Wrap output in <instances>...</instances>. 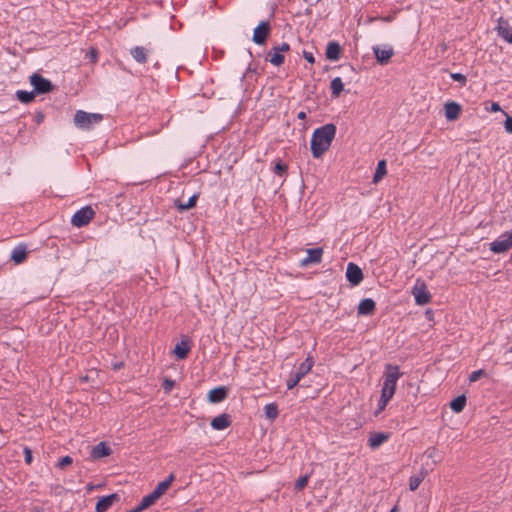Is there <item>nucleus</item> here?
Here are the masks:
<instances>
[{
  "label": "nucleus",
  "mask_w": 512,
  "mask_h": 512,
  "mask_svg": "<svg viewBox=\"0 0 512 512\" xmlns=\"http://www.w3.org/2000/svg\"><path fill=\"white\" fill-rule=\"evenodd\" d=\"M34 512H43V511H42V510H36V511H34Z\"/></svg>",
  "instance_id": "obj_57"
},
{
  "label": "nucleus",
  "mask_w": 512,
  "mask_h": 512,
  "mask_svg": "<svg viewBox=\"0 0 512 512\" xmlns=\"http://www.w3.org/2000/svg\"><path fill=\"white\" fill-rule=\"evenodd\" d=\"M274 48L282 54V52H287L290 50V45L286 42H283L280 45L274 46Z\"/></svg>",
  "instance_id": "obj_45"
},
{
  "label": "nucleus",
  "mask_w": 512,
  "mask_h": 512,
  "mask_svg": "<svg viewBox=\"0 0 512 512\" xmlns=\"http://www.w3.org/2000/svg\"><path fill=\"white\" fill-rule=\"evenodd\" d=\"M512 247V230L506 231L490 243V250L494 253H503Z\"/></svg>",
  "instance_id": "obj_6"
},
{
  "label": "nucleus",
  "mask_w": 512,
  "mask_h": 512,
  "mask_svg": "<svg viewBox=\"0 0 512 512\" xmlns=\"http://www.w3.org/2000/svg\"><path fill=\"white\" fill-rule=\"evenodd\" d=\"M43 118H44L43 114H41V113H40V114H38V116H37V122H38V123H40V122L43 120Z\"/></svg>",
  "instance_id": "obj_53"
},
{
  "label": "nucleus",
  "mask_w": 512,
  "mask_h": 512,
  "mask_svg": "<svg viewBox=\"0 0 512 512\" xmlns=\"http://www.w3.org/2000/svg\"><path fill=\"white\" fill-rule=\"evenodd\" d=\"M174 479V474H170L166 480L159 482L155 489L153 490L155 495H157L160 498L168 490Z\"/></svg>",
  "instance_id": "obj_27"
},
{
  "label": "nucleus",
  "mask_w": 512,
  "mask_h": 512,
  "mask_svg": "<svg viewBox=\"0 0 512 512\" xmlns=\"http://www.w3.org/2000/svg\"><path fill=\"white\" fill-rule=\"evenodd\" d=\"M425 455H426L428 458L433 459V462H434V463H436L435 457H436V455H437V449H436L435 447L428 448V449L425 451Z\"/></svg>",
  "instance_id": "obj_44"
},
{
  "label": "nucleus",
  "mask_w": 512,
  "mask_h": 512,
  "mask_svg": "<svg viewBox=\"0 0 512 512\" xmlns=\"http://www.w3.org/2000/svg\"><path fill=\"white\" fill-rule=\"evenodd\" d=\"M284 55H282L274 47L267 53L266 60L274 66H281L284 63Z\"/></svg>",
  "instance_id": "obj_26"
},
{
  "label": "nucleus",
  "mask_w": 512,
  "mask_h": 512,
  "mask_svg": "<svg viewBox=\"0 0 512 512\" xmlns=\"http://www.w3.org/2000/svg\"><path fill=\"white\" fill-rule=\"evenodd\" d=\"M211 427L214 430H224L231 425V418L229 414L223 413L211 420Z\"/></svg>",
  "instance_id": "obj_14"
},
{
  "label": "nucleus",
  "mask_w": 512,
  "mask_h": 512,
  "mask_svg": "<svg viewBox=\"0 0 512 512\" xmlns=\"http://www.w3.org/2000/svg\"><path fill=\"white\" fill-rule=\"evenodd\" d=\"M466 396L464 394L462 395H459L457 396L455 399H453L451 402H450V408L455 412V413H460L463 411V409L465 408V405H466Z\"/></svg>",
  "instance_id": "obj_29"
},
{
  "label": "nucleus",
  "mask_w": 512,
  "mask_h": 512,
  "mask_svg": "<svg viewBox=\"0 0 512 512\" xmlns=\"http://www.w3.org/2000/svg\"><path fill=\"white\" fill-rule=\"evenodd\" d=\"M510 260H511V262H512V253H511V256H510Z\"/></svg>",
  "instance_id": "obj_58"
},
{
  "label": "nucleus",
  "mask_w": 512,
  "mask_h": 512,
  "mask_svg": "<svg viewBox=\"0 0 512 512\" xmlns=\"http://www.w3.org/2000/svg\"><path fill=\"white\" fill-rule=\"evenodd\" d=\"M175 386V381L170 378H165L162 382V388L165 393H170Z\"/></svg>",
  "instance_id": "obj_37"
},
{
  "label": "nucleus",
  "mask_w": 512,
  "mask_h": 512,
  "mask_svg": "<svg viewBox=\"0 0 512 512\" xmlns=\"http://www.w3.org/2000/svg\"><path fill=\"white\" fill-rule=\"evenodd\" d=\"M111 453V448L105 442H100L92 448L90 456L93 459H100L109 456Z\"/></svg>",
  "instance_id": "obj_19"
},
{
  "label": "nucleus",
  "mask_w": 512,
  "mask_h": 512,
  "mask_svg": "<svg viewBox=\"0 0 512 512\" xmlns=\"http://www.w3.org/2000/svg\"><path fill=\"white\" fill-rule=\"evenodd\" d=\"M306 112L304 111H300L298 114H297V118L300 119V120H304L306 119Z\"/></svg>",
  "instance_id": "obj_50"
},
{
  "label": "nucleus",
  "mask_w": 512,
  "mask_h": 512,
  "mask_svg": "<svg viewBox=\"0 0 512 512\" xmlns=\"http://www.w3.org/2000/svg\"><path fill=\"white\" fill-rule=\"evenodd\" d=\"M391 398L392 397L390 395L381 393L380 399L378 401V408H377L376 414L380 413L381 411H383L385 409V407L387 406V404L391 400Z\"/></svg>",
  "instance_id": "obj_35"
},
{
  "label": "nucleus",
  "mask_w": 512,
  "mask_h": 512,
  "mask_svg": "<svg viewBox=\"0 0 512 512\" xmlns=\"http://www.w3.org/2000/svg\"><path fill=\"white\" fill-rule=\"evenodd\" d=\"M376 309V303L371 298L363 299L358 305V314L359 315H373Z\"/></svg>",
  "instance_id": "obj_17"
},
{
  "label": "nucleus",
  "mask_w": 512,
  "mask_h": 512,
  "mask_svg": "<svg viewBox=\"0 0 512 512\" xmlns=\"http://www.w3.org/2000/svg\"><path fill=\"white\" fill-rule=\"evenodd\" d=\"M199 195L198 194H194L192 195L188 201L186 203H183L182 201L180 200H175L174 204H175V207L178 209V211L182 212V211H187L193 207L196 206V203H197V199H198Z\"/></svg>",
  "instance_id": "obj_25"
},
{
  "label": "nucleus",
  "mask_w": 512,
  "mask_h": 512,
  "mask_svg": "<svg viewBox=\"0 0 512 512\" xmlns=\"http://www.w3.org/2000/svg\"><path fill=\"white\" fill-rule=\"evenodd\" d=\"M402 376L400 368L397 365L386 364L384 371V382L381 393L393 397L396 391L397 381Z\"/></svg>",
  "instance_id": "obj_2"
},
{
  "label": "nucleus",
  "mask_w": 512,
  "mask_h": 512,
  "mask_svg": "<svg viewBox=\"0 0 512 512\" xmlns=\"http://www.w3.org/2000/svg\"><path fill=\"white\" fill-rule=\"evenodd\" d=\"M303 57L305 58V60L311 64H313L315 62V58H314V55L313 53L311 52H308V51H303Z\"/></svg>",
  "instance_id": "obj_46"
},
{
  "label": "nucleus",
  "mask_w": 512,
  "mask_h": 512,
  "mask_svg": "<svg viewBox=\"0 0 512 512\" xmlns=\"http://www.w3.org/2000/svg\"><path fill=\"white\" fill-rule=\"evenodd\" d=\"M95 214L91 206H85L74 213L71 218V224L78 228L86 226L95 217Z\"/></svg>",
  "instance_id": "obj_4"
},
{
  "label": "nucleus",
  "mask_w": 512,
  "mask_h": 512,
  "mask_svg": "<svg viewBox=\"0 0 512 512\" xmlns=\"http://www.w3.org/2000/svg\"><path fill=\"white\" fill-rule=\"evenodd\" d=\"M88 54H89V58H90V60H91L92 62H96V61H97V58H98V51H97V49H95V48H91V49L89 50V53H88Z\"/></svg>",
  "instance_id": "obj_47"
},
{
  "label": "nucleus",
  "mask_w": 512,
  "mask_h": 512,
  "mask_svg": "<svg viewBox=\"0 0 512 512\" xmlns=\"http://www.w3.org/2000/svg\"><path fill=\"white\" fill-rule=\"evenodd\" d=\"M491 111L492 112H498V111H501V107L500 105L497 103V102H493L491 104Z\"/></svg>",
  "instance_id": "obj_49"
},
{
  "label": "nucleus",
  "mask_w": 512,
  "mask_h": 512,
  "mask_svg": "<svg viewBox=\"0 0 512 512\" xmlns=\"http://www.w3.org/2000/svg\"><path fill=\"white\" fill-rule=\"evenodd\" d=\"M273 171L276 175L283 176L287 173L288 166L285 163H283L281 160H279L278 162H276Z\"/></svg>",
  "instance_id": "obj_36"
},
{
  "label": "nucleus",
  "mask_w": 512,
  "mask_h": 512,
  "mask_svg": "<svg viewBox=\"0 0 512 512\" xmlns=\"http://www.w3.org/2000/svg\"><path fill=\"white\" fill-rule=\"evenodd\" d=\"M228 390L224 386L213 388L208 393V400L211 403H219L226 399Z\"/></svg>",
  "instance_id": "obj_18"
},
{
  "label": "nucleus",
  "mask_w": 512,
  "mask_h": 512,
  "mask_svg": "<svg viewBox=\"0 0 512 512\" xmlns=\"http://www.w3.org/2000/svg\"><path fill=\"white\" fill-rule=\"evenodd\" d=\"M323 248H311L307 250V257L301 261V266H307L311 263H320L322 260Z\"/></svg>",
  "instance_id": "obj_13"
},
{
  "label": "nucleus",
  "mask_w": 512,
  "mask_h": 512,
  "mask_svg": "<svg viewBox=\"0 0 512 512\" xmlns=\"http://www.w3.org/2000/svg\"><path fill=\"white\" fill-rule=\"evenodd\" d=\"M450 76L454 81L461 83V85H465L467 82L466 76L462 73H451Z\"/></svg>",
  "instance_id": "obj_41"
},
{
  "label": "nucleus",
  "mask_w": 512,
  "mask_h": 512,
  "mask_svg": "<svg viewBox=\"0 0 512 512\" xmlns=\"http://www.w3.org/2000/svg\"><path fill=\"white\" fill-rule=\"evenodd\" d=\"M121 367H123V363H122V362L117 363V364H114V367H113V368H114V370H118V369H120Z\"/></svg>",
  "instance_id": "obj_51"
},
{
  "label": "nucleus",
  "mask_w": 512,
  "mask_h": 512,
  "mask_svg": "<svg viewBox=\"0 0 512 512\" xmlns=\"http://www.w3.org/2000/svg\"><path fill=\"white\" fill-rule=\"evenodd\" d=\"M373 51L377 62L381 65L387 64L390 58L394 55L392 47L381 48L379 46H375L373 47Z\"/></svg>",
  "instance_id": "obj_11"
},
{
  "label": "nucleus",
  "mask_w": 512,
  "mask_h": 512,
  "mask_svg": "<svg viewBox=\"0 0 512 512\" xmlns=\"http://www.w3.org/2000/svg\"><path fill=\"white\" fill-rule=\"evenodd\" d=\"M23 452H24L25 463L26 464H31L32 463V459H33L32 450L28 446H25L24 449H23Z\"/></svg>",
  "instance_id": "obj_42"
},
{
  "label": "nucleus",
  "mask_w": 512,
  "mask_h": 512,
  "mask_svg": "<svg viewBox=\"0 0 512 512\" xmlns=\"http://www.w3.org/2000/svg\"><path fill=\"white\" fill-rule=\"evenodd\" d=\"M26 257L27 251L25 246H17L11 253V260H13L15 264L22 263Z\"/></svg>",
  "instance_id": "obj_28"
},
{
  "label": "nucleus",
  "mask_w": 512,
  "mask_h": 512,
  "mask_svg": "<svg viewBox=\"0 0 512 512\" xmlns=\"http://www.w3.org/2000/svg\"><path fill=\"white\" fill-rule=\"evenodd\" d=\"M118 499L119 496L116 493L101 497L96 503L95 511L106 512Z\"/></svg>",
  "instance_id": "obj_12"
},
{
  "label": "nucleus",
  "mask_w": 512,
  "mask_h": 512,
  "mask_svg": "<svg viewBox=\"0 0 512 512\" xmlns=\"http://www.w3.org/2000/svg\"><path fill=\"white\" fill-rule=\"evenodd\" d=\"M340 54H341L340 45L335 41L329 42L326 47V53H325L326 58L331 61H337L340 58Z\"/></svg>",
  "instance_id": "obj_21"
},
{
  "label": "nucleus",
  "mask_w": 512,
  "mask_h": 512,
  "mask_svg": "<svg viewBox=\"0 0 512 512\" xmlns=\"http://www.w3.org/2000/svg\"><path fill=\"white\" fill-rule=\"evenodd\" d=\"M93 489V486L92 485H89L88 486V490H92Z\"/></svg>",
  "instance_id": "obj_56"
},
{
  "label": "nucleus",
  "mask_w": 512,
  "mask_h": 512,
  "mask_svg": "<svg viewBox=\"0 0 512 512\" xmlns=\"http://www.w3.org/2000/svg\"><path fill=\"white\" fill-rule=\"evenodd\" d=\"M486 376V371L484 369H479L476 371H473L469 376L470 382H476L481 377Z\"/></svg>",
  "instance_id": "obj_38"
},
{
  "label": "nucleus",
  "mask_w": 512,
  "mask_h": 512,
  "mask_svg": "<svg viewBox=\"0 0 512 512\" xmlns=\"http://www.w3.org/2000/svg\"><path fill=\"white\" fill-rule=\"evenodd\" d=\"M336 134V126L325 124L312 133L310 149L314 158H320L331 146Z\"/></svg>",
  "instance_id": "obj_1"
},
{
  "label": "nucleus",
  "mask_w": 512,
  "mask_h": 512,
  "mask_svg": "<svg viewBox=\"0 0 512 512\" xmlns=\"http://www.w3.org/2000/svg\"><path fill=\"white\" fill-rule=\"evenodd\" d=\"M346 278L351 285H359L364 278L362 269L357 264L349 262L346 268Z\"/></svg>",
  "instance_id": "obj_10"
},
{
  "label": "nucleus",
  "mask_w": 512,
  "mask_h": 512,
  "mask_svg": "<svg viewBox=\"0 0 512 512\" xmlns=\"http://www.w3.org/2000/svg\"><path fill=\"white\" fill-rule=\"evenodd\" d=\"M461 106L454 101L445 104V116L448 121L457 120L461 114Z\"/></svg>",
  "instance_id": "obj_15"
},
{
  "label": "nucleus",
  "mask_w": 512,
  "mask_h": 512,
  "mask_svg": "<svg viewBox=\"0 0 512 512\" xmlns=\"http://www.w3.org/2000/svg\"><path fill=\"white\" fill-rule=\"evenodd\" d=\"M386 161L380 160L377 164L376 171L373 176V182H379L386 175Z\"/></svg>",
  "instance_id": "obj_32"
},
{
  "label": "nucleus",
  "mask_w": 512,
  "mask_h": 512,
  "mask_svg": "<svg viewBox=\"0 0 512 512\" xmlns=\"http://www.w3.org/2000/svg\"><path fill=\"white\" fill-rule=\"evenodd\" d=\"M190 351V345L188 340H182L181 342L177 343L174 347V354L175 356L182 360L185 359Z\"/></svg>",
  "instance_id": "obj_22"
},
{
  "label": "nucleus",
  "mask_w": 512,
  "mask_h": 512,
  "mask_svg": "<svg viewBox=\"0 0 512 512\" xmlns=\"http://www.w3.org/2000/svg\"><path fill=\"white\" fill-rule=\"evenodd\" d=\"M72 462H73L72 457H70V456H68V455H67V456H65V457H63V458H61V459L59 460V462L57 463V467H58L59 469H63V468H65L66 466H68V465L72 464Z\"/></svg>",
  "instance_id": "obj_40"
},
{
  "label": "nucleus",
  "mask_w": 512,
  "mask_h": 512,
  "mask_svg": "<svg viewBox=\"0 0 512 512\" xmlns=\"http://www.w3.org/2000/svg\"><path fill=\"white\" fill-rule=\"evenodd\" d=\"M397 511H398L397 506H394V507L390 510V512H397Z\"/></svg>",
  "instance_id": "obj_55"
},
{
  "label": "nucleus",
  "mask_w": 512,
  "mask_h": 512,
  "mask_svg": "<svg viewBox=\"0 0 512 512\" xmlns=\"http://www.w3.org/2000/svg\"><path fill=\"white\" fill-rule=\"evenodd\" d=\"M103 115L100 113H88L83 110H77L74 115V124L82 130H90L94 124L100 123Z\"/></svg>",
  "instance_id": "obj_3"
},
{
  "label": "nucleus",
  "mask_w": 512,
  "mask_h": 512,
  "mask_svg": "<svg viewBox=\"0 0 512 512\" xmlns=\"http://www.w3.org/2000/svg\"><path fill=\"white\" fill-rule=\"evenodd\" d=\"M17 99L25 104H28L32 102L36 96V93L33 91H25V90H18L16 93Z\"/></svg>",
  "instance_id": "obj_31"
},
{
  "label": "nucleus",
  "mask_w": 512,
  "mask_h": 512,
  "mask_svg": "<svg viewBox=\"0 0 512 512\" xmlns=\"http://www.w3.org/2000/svg\"><path fill=\"white\" fill-rule=\"evenodd\" d=\"M270 34V23L268 21H261L254 29L252 40L257 45L265 44Z\"/></svg>",
  "instance_id": "obj_9"
},
{
  "label": "nucleus",
  "mask_w": 512,
  "mask_h": 512,
  "mask_svg": "<svg viewBox=\"0 0 512 512\" xmlns=\"http://www.w3.org/2000/svg\"><path fill=\"white\" fill-rule=\"evenodd\" d=\"M133 59L138 63H146L148 50L142 46H135L130 50Z\"/></svg>",
  "instance_id": "obj_23"
},
{
  "label": "nucleus",
  "mask_w": 512,
  "mask_h": 512,
  "mask_svg": "<svg viewBox=\"0 0 512 512\" xmlns=\"http://www.w3.org/2000/svg\"><path fill=\"white\" fill-rule=\"evenodd\" d=\"M412 294L415 297L417 305H426L431 301V294L427 289L424 281L417 280L415 286L412 289Z\"/></svg>",
  "instance_id": "obj_7"
},
{
  "label": "nucleus",
  "mask_w": 512,
  "mask_h": 512,
  "mask_svg": "<svg viewBox=\"0 0 512 512\" xmlns=\"http://www.w3.org/2000/svg\"><path fill=\"white\" fill-rule=\"evenodd\" d=\"M158 499L159 497L155 495V493L152 491L151 493L142 498V507L148 508L152 506Z\"/></svg>",
  "instance_id": "obj_34"
},
{
  "label": "nucleus",
  "mask_w": 512,
  "mask_h": 512,
  "mask_svg": "<svg viewBox=\"0 0 512 512\" xmlns=\"http://www.w3.org/2000/svg\"><path fill=\"white\" fill-rule=\"evenodd\" d=\"M313 366V360L311 358H307L304 362H302L296 373L292 374L290 378L287 380V388L289 390L293 389L300 380L311 370Z\"/></svg>",
  "instance_id": "obj_5"
},
{
  "label": "nucleus",
  "mask_w": 512,
  "mask_h": 512,
  "mask_svg": "<svg viewBox=\"0 0 512 512\" xmlns=\"http://www.w3.org/2000/svg\"><path fill=\"white\" fill-rule=\"evenodd\" d=\"M309 475L301 476L297 479L295 483V489L302 490L304 487H306L308 483Z\"/></svg>",
  "instance_id": "obj_39"
},
{
  "label": "nucleus",
  "mask_w": 512,
  "mask_h": 512,
  "mask_svg": "<svg viewBox=\"0 0 512 512\" xmlns=\"http://www.w3.org/2000/svg\"><path fill=\"white\" fill-rule=\"evenodd\" d=\"M264 412L267 419L273 421L278 417V406L275 403H269L264 406Z\"/></svg>",
  "instance_id": "obj_33"
},
{
  "label": "nucleus",
  "mask_w": 512,
  "mask_h": 512,
  "mask_svg": "<svg viewBox=\"0 0 512 512\" xmlns=\"http://www.w3.org/2000/svg\"><path fill=\"white\" fill-rule=\"evenodd\" d=\"M426 476H427V471L424 468H421L417 474L412 475L410 477L409 489L411 491H415L419 487V485L422 483V481L425 479Z\"/></svg>",
  "instance_id": "obj_24"
},
{
  "label": "nucleus",
  "mask_w": 512,
  "mask_h": 512,
  "mask_svg": "<svg viewBox=\"0 0 512 512\" xmlns=\"http://www.w3.org/2000/svg\"><path fill=\"white\" fill-rule=\"evenodd\" d=\"M146 508L145 507H142V503L140 502L136 507L130 509L129 511L127 512H141L143 510H145Z\"/></svg>",
  "instance_id": "obj_48"
},
{
  "label": "nucleus",
  "mask_w": 512,
  "mask_h": 512,
  "mask_svg": "<svg viewBox=\"0 0 512 512\" xmlns=\"http://www.w3.org/2000/svg\"><path fill=\"white\" fill-rule=\"evenodd\" d=\"M306 2H308L310 5H315L317 4L320 0H305Z\"/></svg>",
  "instance_id": "obj_52"
},
{
  "label": "nucleus",
  "mask_w": 512,
  "mask_h": 512,
  "mask_svg": "<svg viewBox=\"0 0 512 512\" xmlns=\"http://www.w3.org/2000/svg\"><path fill=\"white\" fill-rule=\"evenodd\" d=\"M390 435L389 433L384 432H376L370 435L368 439V446L372 449L378 448L380 445H382L384 442H386L389 439Z\"/></svg>",
  "instance_id": "obj_20"
},
{
  "label": "nucleus",
  "mask_w": 512,
  "mask_h": 512,
  "mask_svg": "<svg viewBox=\"0 0 512 512\" xmlns=\"http://www.w3.org/2000/svg\"><path fill=\"white\" fill-rule=\"evenodd\" d=\"M382 20L385 22H390V21H392V17L391 16L383 17Z\"/></svg>",
  "instance_id": "obj_54"
},
{
  "label": "nucleus",
  "mask_w": 512,
  "mask_h": 512,
  "mask_svg": "<svg viewBox=\"0 0 512 512\" xmlns=\"http://www.w3.org/2000/svg\"><path fill=\"white\" fill-rule=\"evenodd\" d=\"M498 35L508 43H512V27L509 25L507 20L502 18L498 21Z\"/></svg>",
  "instance_id": "obj_16"
},
{
  "label": "nucleus",
  "mask_w": 512,
  "mask_h": 512,
  "mask_svg": "<svg viewBox=\"0 0 512 512\" xmlns=\"http://www.w3.org/2000/svg\"><path fill=\"white\" fill-rule=\"evenodd\" d=\"M30 83L34 87V92L36 94H45L53 89V84L51 81L42 77L38 73H34L30 77Z\"/></svg>",
  "instance_id": "obj_8"
},
{
  "label": "nucleus",
  "mask_w": 512,
  "mask_h": 512,
  "mask_svg": "<svg viewBox=\"0 0 512 512\" xmlns=\"http://www.w3.org/2000/svg\"><path fill=\"white\" fill-rule=\"evenodd\" d=\"M506 116L505 122H504V128L506 132L512 133V116H509L506 114V112H503Z\"/></svg>",
  "instance_id": "obj_43"
},
{
  "label": "nucleus",
  "mask_w": 512,
  "mask_h": 512,
  "mask_svg": "<svg viewBox=\"0 0 512 512\" xmlns=\"http://www.w3.org/2000/svg\"><path fill=\"white\" fill-rule=\"evenodd\" d=\"M331 95L336 98L339 97L341 92L344 90V84L340 77H335L330 83Z\"/></svg>",
  "instance_id": "obj_30"
}]
</instances>
